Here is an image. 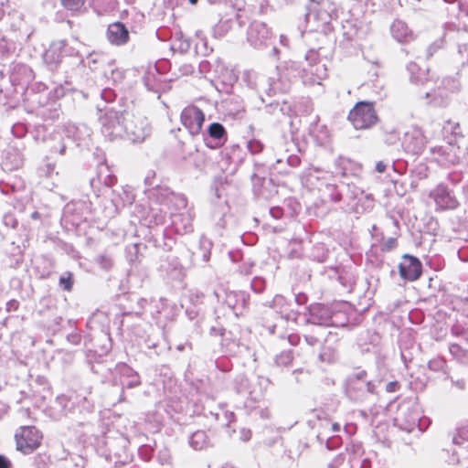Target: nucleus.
Here are the masks:
<instances>
[{"label": "nucleus", "instance_id": "f257e3e1", "mask_svg": "<svg viewBox=\"0 0 468 468\" xmlns=\"http://www.w3.org/2000/svg\"><path fill=\"white\" fill-rule=\"evenodd\" d=\"M122 119V122L115 112H108L103 120L102 133L110 140L125 135L133 143L143 142L149 133L146 119L129 113L123 115Z\"/></svg>", "mask_w": 468, "mask_h": 468}, {"label": "nucleus", "instance_id": "f03ea898", "mask_svg": "<svg viewBox=\"0 0 468 468\" xmlns=\"http://www.w3.org/2000/svg\"><path fill=\"white\" fill-rule=\"evenodd\" d=\"M336 8L330 0L312 1L307 7L305 20L311 31L326 32L330 23L336 17Z\"/></svg>", "mask_w": 468, "mask_h": 468}, {"label": "nucleus", "instance_id": "7ed1b4c3", "mask_svg": "<svg viewBox=\"0 0 468 468\" xmlns=\"http://www.w3.org/2000/svg\"><path fill=\"white\" fill-rule=\"evenodd\" d=\"M420 415L421 411L417 399H406L399 404L394 422L400 430L408 432L413 431L415 428L423 431L426 428L427 420L421 418Z\"/></svg>", "mask_w": 468, "mask_h": 468}, {"label": "nucleus", "instance_id": "20e7f679", "mask_svg": "<svg viewBox=\"0 0 468 468\" xmlns=\"http://www.w3.org/2000/svg\"><path fill=\"white\" fill-rule=\"evenodd\" d=\"M381 380H368L367 373L359 370L350 374L346 380V394L355 402H365L377 394V387Z\"/></svg>", "mask_w": 468, "mask_h": 468}, {"label": "nucleus", "instance_id": "39448f33", "mask_svg": "<svg viewBox=\"0 0 468 468\" xmlns=\"http://www.w3.org/2000/svg\"><path fill=\"white\" fill-rule=\"evenodd\" d=\"M378 119L374 104L366 101L357 102L348 114L349 122L356 130L371 128Z\"/></svg>", "mask_w": 468, "mask_h": 468}, {"label": "nucleus", "instance_id": "423d86ee", "mask_svg": "<svg viewBox=\"0 0 468 468\" xmlns=\"http://www.w3.org/2000/svg\"><path fill=\"white\" fill-rule=\"evenodd\" d=\"M305 59L308 61V67L303 69V82L305 85L320 84L326 75V69L324 64L318 61L317 51L310 49L305 55Z\"/></svg>", "mask_w": 468, "mask_h": 468}, {"label": "nucleus", "instance_id": "0eeeda50", "mask_svg": "<svg viewBox=\"0 0 468 468\" xmlns=\"http://www.w3.org/2000/svg\"><path fill=\"white\" fill-rule=\"evenodd\" d=\"M42 435L38 430L32 426L22 427L16 434V448L25 454L37 450L41 442Z\"/></svg>", "mask_w": 468, "mask_h": 468}, {"label": "nucleus", "instance_id": "6e6552de", "mask_svg": "<svg viewBox=\"0 0 468 468\" xmlns=\"http://www.w3.org/2000/svg\"><path fill=\"white\" fill-rule=\"evenodd\" d=\"M270 308L279 313L281 314V317L277 324L269 327V331L271 334H275L276 331H278L279 337L282 341H285V336L282 332V329L284 328L285 321H288L290 319H295V314L292 312H289V304L282 295H276L272 299L270 304Z\"/></svg>", "mask_w": 468, "mask_h": 468}, {"label": "nucleus", "instance_id": "1a4fd4ad", "mask_svg": "<svg viewBox=\"0 0 468 468\" xmlns=\"http://www.w3.org/2000/svg\"><path fill=\"white\" fill-rule=\"evenodd\" d=\"M429 197L434 201L437 210L455 209L459 206L452 192L443 184L431 190Z\"/></svg>", "mask_w": 468, "mask_h": 468}, {"label": "nucleus", "instance_id": "9d476101", "mask_svg": "<svg viewBox=\"0 0 468 468\" xmlns=\"http://www.w3.org/2000/svg\"><path fill=\"white\" fill-rule=\"evenodd\" d=\"M427 143L422 130L419 127H412L404 135L403 146L406 152L419 155L425 149Z\"/></svg>", "mask_w": 468, "mask_h": 468}, {"label": "nucleus", "instance_id": "9b49d317", "mask_svg": "<svg viewBox=\"0 0 468 468\" xmlns=\"http://www.w3.org/2000/svg\"><path fill=\"white\" fill-rule=\"evenodd\" d=\"M204 121V113L196 106L186 107L181 112V122L192 135L199 133Z\"/></svg>", "mask_w": 468, "mask_h": 468}, {"label": "nucleus", "instance_id": "f8f14e48", "mask_svg": "<svg viewBox=\"0 0 468 468\" xmlns=\"http://www.w3.org/2000/svg\"><path fill=\"white\" fill-rule=\"evenodd\" d=\"M400 276L407 281H415L420 278L422 265L420 260L410 255H404L399 265Z\"/></svg>", "mask_w": 468, "mask_h": 468}, {"label": "nucleus", "instance_id": "ddd939ff", "mask_svg": "<svg viewBox=\"0 0 468 468\" xmlns=\"http://www.w3.org/2000/svg\"><path fill=\"white\" fill-rule=\"evenodd\" d=\"M331 310L324 305L317 304L310 310V322L314 324L324 326L337 325Z\"/></svg>", "mask_w": 468, "mask_h": 468}, {"label": "nucleus", "instance_id": "4468645a", "mask_svg": "<svg viewBox=\"0 0 468 468\" xmlns=\"http://www.w3.org/2000/svg\"><path fill=\"white\" fill-rule=\"evenodd\" d=\"M107 38L112 44L121 46L128 41L129 32L122 23H112L108 27Z\"/></svg>", "mask_w": 468, "mask_h": 468}, {"label": "nucleus", "instance_id": "2eb2a0df", "mask_svg": "<svg viewBox=\"0 0 468 468\" xmlns=\"http://www.w3.org/2000/svg\"><path fill=\"white\" fill-rule=\"evenodd\" d=\"M390 31L392 37L398 42H409L413 39V34L411 30L402 20H395L390 27Z\"/></svg>", "mask_w": 468, "mask_h": 468}, {"label": "nucleus", "instance_id": "dca6fc26", "mask_svg": "<svg viewBox=\"0 0 468 468\" xmlns=\"http://www.w3.org/2000/svg\"><path fill=\"white\" fill-rule=\"evenodd\" d=\"M278 78L270 77L269 78V95H275L277 93H283L287 91L290 88V84L287 79L281 75V73H277Z\"/></svg>", "mask_w": 468, "mask_h": 468}, {"label": "nucleus", "instance_id": "f3484780", "mask_svg": "<svg viewBox=\"0 0 468 468\" xmlns=\"http://www.w3.org/2000/svg\"><path fill=\"white\" fill-rule=\"evenodd\" d=\"M310 135L319 145H324L329 142L330 133L327 127L324 124L315 123L312 125Z\"/></svg>", "mask_w": 468, "mask_h": 468}, {"label": "nucleus", "instance_id": "a211bd4d", "mask_svg": "<svg viewBox=\"0 0 468 468\" xmlns=\"http://www.w3.org/2000/svg\"><path fill=\"white\" fill-rule=\"evenodd\" d=\"M321 197L324 201H332L335 203L339 202L342 199V194L337 189L335 184H325L319 188Z\"/></svg>", "mask_w": 468, "mask_h": 468}, {"label": "nucleus", "instance_id": "6ab92c4d", "mask_svg": "<svg viewBox=\"0 0 468 468\" xmlns=\"http://www.w3.org/2000/svg\"><path fill=\"white\" fill-rule=\"evenodd\" d=\"M173 222L176 226V229L177 232L186 234L192 230L191 217L189 214H187L186 216H176Z\"/></svg>", "mask_w": 468, "mask_h": 468}, {"label": "nucleus", "instance_id": "aec40b11", "mask_svg": "<svg viewBox=\"0 0 468 468\" xmlns=\"http://www.w3.org/2000/svg\"><path fill=\"white\" fill-rule=\"evenodd\" d=\"M448 143L450 146L447 148L443 146H434L431 148L430 152L433 155L434 160H436L437 162L451 161L450 153L448 152V150H452V140L448 139Z\"/></svg>", "mask_w": 468, "mask_h": 468}, {"label": "nucleus", "instance_id": "412c9836", "mask_svg": "<svg viewBox=\"0 0 468 468\" xmlns=\"http://www.w3.org/2000/svg\"><path fill=\"white\" fill-rule=\"evenodd\" d=\"M62 43H53L50 48L46 51L44 59L47 63H57L60 59V52L62 49Z\"/></svg>", "mask_w": 468, "mask_h": 468}, {"label": "nucleus", "instance_id": "4be33fe9", "mask_svg": "<svg viewBox=\"0 0 468 468\" xmlns=\"http://www.w3.org/2000/svg\"><path fill=\"white\" fill-rule=\"evenodd\" d=\"M449 351L459 363L468 365V350L463 348L458 344H450Z\"/></svg>", "mask_w": 468, "mask_h": 468}, {"label": "nucleus", "instance_id": "5701e85b", "mask_svg": "<svg viewBox=\"0 0 468 468\" xmlns=\"http://www.w3.org/2000/svg\"><path fill=\"white\" fill-rule=\"evenodd\" d=\"M189 442L195 450H202L208 444L207 436L205 431H197L191 435Z\"/></svg>", "mask_w": 468, "mask_h": 468}, {"label": "nucleus", "instance_id": "b1692460", "mask_svg": "<svg viewBox=\"0 0 468 468\" xmlns=\"http://www.w3.org/2000/svg\"><path fill=\"white\" fill-rule=\"evenodd\" d=\"M428 367L434 372H443L445 377L449 374L446 370V361L441 357H436L429 361Z\"/></svg>", "mask_w": 468, "mask_h": 468}, {"label": "nucleus", "instance_id": "393cba45", "mask_svg": "<svg viewBox=\"0 0 468 468\" xmlns=\"http://www.w3.org/2000/svg\"><path fill=\"white\" fill-rule=\"evenodd\" d=\"M442 132L444 133H450L451 135H452L454 137L462 136V130H461L460 123L458 122H453L452 120H448L444 123V125L442 127Z\"/></svg>", "mask_w": 468, "mask_h": 468}, {"label": "nucleus", "instance_id": "a878e982", "mask_svg": "<svg viewBox=\"0 0 468 468\" xmlns=\"http://www.w3.org/2000/svg\"><path fill=\"white\" fill-rule=\"evenodd\" d=\"M336 354L334 348L330 346H323L319 353V359L322 362L332 363L335 360Z\"/></svg>", "mask_w": 468, "mask_h": 468}, {"label": "nucleus", "instance_id": "bb28decb", "mask_svg": "<svg viewBox=\"0 0 468 468\" xmlns=\"http://www.w3.org/2000/svg\"><path fill=\"white\" fill-rule=\"evenodd\" d=\"M293 359L292 351H282L275 356V364L279 367L289 366Z\"/></svg>", "mask_w": 468, "mask_h": 468}, {"label": "nucleus", "instance_id": "cd10ccee", "mask_svg": "<svg viewBox=\"0 0 468 468\" xmlns=\"http://www.w3.org/2000/svg\"><path fill=\"white\" fill-rule=\"evenodd\" d=\"M208 134L214 139H221L225 136V128L218 122H213L208 127Z\"/></svg>", "mask_w": 468, "mask_h": 468}, {"label": "nucleus", "instance_id": "c85d7f7f", "mask_svg": "<svg viewBox=\"0 0 468 468\" xmlns=\"http://www.w3.org/2000/svg\"><path fill=\"white\" fill-rule=\"evenodd\" d=\"M444 379L450 381L452 388H455L457 391H463L466 388V381L463 378H456L447 374Z\"/></svg>", "mask_w": 468, "mask_h": 468}, {"label": "nucleus", "instance_id": "c756f323", "mask_svg": "<svg viewBox=\"0 0 468 468\" xmlns=\"http://www.w3.org/2000/svg\"><path fill=\"white\" fill-rule=\"evenodd\" d=\"M468 441V428L463 427L457 430L456 433L452 436V443L454 445H462Z\"/></svg>", "mask_w": 468, "mask_h": 468}, {"label": "nucleus", "instance_id": "7c9ffc66", "mask_svg": "<svg viewBox=\"0 0 468 468\" xmlns=\"http://www.w3.org/2000/svg\"><path fill=\"white\" fill-rule=\"evenodd\" d=\"M85 3V0H61V5L69 11L80 10Z\"/></svg>", "mask_w": 468, "mask_h": 468}, {"label": "nucleus", "instance_id": "2f4dec72", "mask_svg": "<svg viewBox=\"0 0 468 468\" xmlns=\"http://www.w3.org/2000/svg\"><path fill=\"white\" fill-rule=\"evenodd\" d=\"M408 70L410 73V81L416 84H422L423 83V78L420 75H416L417 71L419 70V67L416 63H410L408 65Z\"/></svg>", "mask_w": 468, "mask_h": 468}, {"label": "nucleus", "instance_id": "473e14b6", "mask_svg": "<svg viewBox=\"0 0 468 468\" xmlns=\"http://www.w3.org/2000/svg\"><path fill=\"white\" fill-rule=\"evenodd\" d=\"M341 444V438L338 436H332L326 440L325 446L328 450L333 451L337 449Z\"/></svg>", "mask_w": 468, "mask_h": 468}, {"label": "nucleus", "instance_id": "72a5a7b5", "mask_svg": "<svg viewBox=\"0 0 468 468\" xmlns=\"http://www.w3.org/2000/svg\"><path fill=\"white\" fill-rule=\"evenodd\" d=\"M397 239L395 238L387 239L381 245L383 251H390L397 247Z\"/></svg>", "mask_w": 468, "mask_h": 468}, {"label": "nucleus", "instance_id": "f704fd0d", "mask_svg": "<svg viewBox=\"0 0 468 468\" xmlns=\"http://www.w3.org/2000/svg\"><path fill=\"white\" fill-rule=\"evenodd\" d=\"M384 141L387 144L392 145L399 141V133L396 131H391L386 134Z\"/></svg>", "mask_w": 468, "mask_h": 468}, {"label": "nucleus", "instance_id": "c9c22d12", "mask_svg": "<svg viewBox=\"0 0 468 468\" xmlns=\"http://www.w3.org/2000/svg\"><path fill=\"white\" fill-rule=\"evenodd\" d=\"M455 454H457L461 460V462L463 465L468 467V448L467 449H461L460 452H454Z\"/></svg>", "mask_w": 468, "mask_h": 468}, {"label": "nucleus", "instance_id": "e433bc0d", "mask_svg": "<svg viewBox=\"0 0 468 468\" xmlns=\"http://www.w3.org/2000/svg\"><path fill=\"white\" fill-rule=\"evenodd\" d=\"M283 210L280 207H272L270 208V216L273 219H279L282 217Z\"/></svg>", "mask_w": 468, "mask_h": 468}, {"label": "nucleus", "instance_id": "4c0bfd02", "mask_svg": "<svg viewBox=\"0 0 468 468\" xmlns=\"http://www.w3.org/2000/svg\"><path fill=\"white\" fill-rule=\"evenodd\" d=\"M254 30L252 28L250 29L248 34V40L250 42V44L256 48L261 47L262 44V41L260 38H254L253 37Z\"/></svg>", "mask_w": 468, "mask_h": 468}, {"label": "nucleus", "instance_id": "58836bf2", "mask_svg": "<svg viewBox=\"0 0 468 468\" xmlns=\"http://www.w3.org/2000/svg\"><path fill=\"white\" fill-rule=\"evenodd\" d=\"M399 387L400 384L398 381H390L386 385L385 389L387 392L391 393L399 390Z\"/></svg>", "mask_w": 468, "mask_h": 468}, {"label": "nucleus", "instance_id": "ea45409f", "mask_svg": "<svg viewBox=\"0 0 468 468\" xmlns=\"http://www.w3.org/2000/svg\"><path fill=\"white\" fill-rule=\"evenodd\" d=\"M440 48V46L437 43H433L430 45L426 49V58H430L432 55Z\"/></svg>", "mask_w": 468, "mask_h": 468}, {"label": "nucleus", "instance_id": "a19ab883", "mask_svg": "<svg viewBox=\"0 0 468 468\" xmlns=\"http://www.w3.org/2000/svg\"><path fill=\"white\" fill-rule=\"evenodd\" d=\"M294 301L297 304L303 305L307 302V295L305 293L300 292L294 296Z\"/></svg>", "mask_w": 468, "mask_h": 468}, {"label": "nucleus", "instance_id": "79ce46f5", "mask_svg": "<svg viewBox=\"0 0 468 468\" xmlns=\"http://www.w3.org/2000/svg\"><path fill=\"white\" fill-rule=\"evenodd\" d=\"M304 340L311 346H314L320 343V340L316 336H314V335H305Z\"/></svg>", "mask_w": 468, "mask_h": 468}, {"label": "nucleus", "instance_id": "37998d69", "mask_svg": "<svg viewBox=\"0 0 468 468\" xmlns=\"http://www.w3.org/2000/svg\"><path fill=\"white\" fill-rule=\"evenodd\" d=\"M458 51L462 56L466 55V61L465 63L468 64V43L467 44H462L458 47Z\"/></svg>", "mask_w": 468, "mask_h": 468}, {"label": "nucleus", "instance_id": "c03bdc74", "mask_svg": "<svg viewBox=\"0 0 468 468\" xmlns=\"http://www.w3.org/2000/svg\"><path fill=\"white\" fill-rule=\"evenodd\" d=\"M287 340L292 346H295L299 343L300 337L297 335L291 334L288 335Z\"/></svg>", "mask_w": 468, "mask_h": 468}, {"label": "nucleus", "instance_id": "a18cd8bd", "mask_svg": "<svg viewBox=\"0 0 468 468\" xmlns=\"http://www.w3.org/2000/svg\"><path fill=\"white\" fill-rule=\"evenodd\" d=\"M240 436H241L240 438L242 441H247L250 439L251 432L250 430L242 429L240 431Z\"/></svg>", "mask_w": 468, "mask_h": 468}, {"label": "nucleus", "instance_id": "49530a36", "mask_svg": "<svg viewBox=\"0 0 468 468\" xmlns=\"http://www.w3.org/2000/svg\"><path fill=\"white\" fill-rule=\"evenodd\" d=\"M11 465L9 460L5 456L0 455V468H9Z\"/></svg>", "mask_w": 468, "mask_h": 468}, {"label": "nucleus", "instance_id": "de8ad7c7", "mask_svg": "<svg viewBox=\"0 0 468 468\" xmlns=\"http://www.w3.org/2000/svg\"><path fill=\"white\" fill-rule=\"evenodd\" d=\"M387 165L383 161H378L376 164V171L378 173H384L386 171Z\"/></svg>", "mask_w": 468, "mask_h": 468}, {"label": "nucleus", "instance_id": "09e8293b", "mask_svg": "<svg viewBox=\"0 0 468 468\" xmlns=\"http://www.w3.org/2000/svg\"><path fill=\"white\" fill-rule=\"evenodd\" d=\"M112 78L113 79L114 81H118L122 79V72L120 71L119 69H116V70H112Z\"/></svg>", "mask_w": 468, "mask_h": 468}, {"label": "nucleus", "instance_id": "8fccbe9b", "mask_svg": "<svg viewBox=\"0 0 468 468\" xmlns=\"http://www.w3.org/2000/svg\"><path fill=\"white\" fill-rule=\"evenodd\" d=\"M303 374V370L302 369H296L294 371H292V375L294 376V381L296 383H301L302 382V379L300 378V375Z\"/></svg>", "mask_w": 468, "mask_h": 468}, {"label": "nucleus", "instance_id": "3c124183", "mask_svg": "<svg viewBox=\"0 0 468 468\" xmlns=\"http://www.w3.org/2000/svg\"><path fill=\"white\" fill-rule=\"evenodd\" d=\"M271 229L273 232H278L282 230V226H271L270 223L265 224V229Z\"/></svg>", "mask_w": 468, "mask_h": 468}, {"label": "nucleus", "instance_id": "603ef678", "mask_svg": "<svg viewBox=\"0 0 468 468\" xmlns=\"http://www.w3.org/2000/svg\"><path fill=\"white\" fill-rule=\"evenodd\" d=\"M280 43L282 46L287 48L289 46V39L286 36L281 35L280 36Z\"/></svg>", "mask_w": 468, "mask_h": 468}, {"label": "nucleus", "instance_id": "864d4df0", "mask_svg": "<svg viewBox=\"0 0 468 468\" xmlns=\"http://www.w3.org/2000/svg\"><path fill=\"white\" fill-rule=\"evenodd\" d=\"M60 283L65 284V289H66V290H69V289H70V287H71V283H70L69 280V279H66V278H64V277H61V278H60Z\"/></svg>", "mask_w": 468, "mask_h": 468}, {"label": "nucleus", "instance_id": "5fc2aeb1", "mask_svg": "<svg viewBox=\"0 0 468 468\" xmlns=\"http://www.w3.org/2000/svg\"><path fill=\"white\" fill-rule=\"evenodd\" d=\"M360 468H371V462L366 458L361 462Z\"/></svg>", "mask_w": 468, "mask_h": 468}, {"label": "nucleus", "instance_id": "6e6d98bb", "mask_svg": "<svg viewBox=\"0 0 468 468\" xmlns=\"http://www.w3.org/2000/svg\"><path fill=\"white\" fill-rule=\"evenodd\" d=\"M332 431H340V425L338 423L332 424Z\"/></svg>", "mask_w": 468, "mask_h": 468}, {"label": "nucleus", "instance_id": "4d7b16f0", "mask_svg": "<svg viewBox=\"0 0 468 468\" xmlns=\"http://www.w3.org/2000/svg\"><path fill=\"white\" fill-rule=\"evenodd\" d=\"M173 198H176V199H178V200H179V202H180L183 206H185V205H186V201H185V199H184L183 197H175V196H173Z\"/></svg>", "mask_w": 468, "mask_h": 468}, {"label": "nucleus", "instance_id": "13d9d810", "mask_svg": "<svg viewBox=\"0 0 468 468\" xmlns=\"http://www.w3.org/2000/svg\"><path fill=\"white\" fill-rule=\"evenodd\" d=\"M279 52H280L279 48L276 46H273L272 47V54H273V56H277Z\"/></svg>", "mask_w": 468, "mask_h": 468}, {"label": "nucleus", "instance_id": "bf43d9fd", "mask_svg": "<svg viewBox=\"0 0 468 468\" xmlns=\"http://www.w3.org/2000/svg\"><path fill=\"white\" fill-rule=\"evenodd\" d=\"M4 16V10L2 8V5L0 4V20L3 18Z\"/></svg>", "mask_w": 468, "mask_h": 468}, {"label": "nucleus", "instance_id": "052dcab7", "mask_svg": "<svg viewBox=\"0 0 468 468\" xmlns=\"http://www.w3.org/2000/svg\"><path fill=\"white\" fill-rule=\"evenodd\" d=\"M338 461H343V457H342V455H338V456L335 458V462H338Z\"/></svg>", "mask_w": 468, "mask_h": 468}, {"label": "nucleus", "instance_id": "680f3d73", "mask_svg": "<svg viewBox=\"0 0 468 468\" xmlns=\"http://www.w3.org/2000/svg\"><path fill=\"white\" fill-rule=\"evenodd\" d=\"M431 96V94L430 92H426V93H425V97H426V98H430Z\"/></svg>", "mask_w": 468, "mask_h": 468}, {"label": "nucleus", "instance_id": "e2e57ef3", "mask_svg": "<svg viewBox=\"0 0 468 468\" xmlns=\"http://www.w3.org/2000/svg\"><path fill=\"white\" fill-rule=\"evenodd\" d=\"M189 2H190L191 4H193V5H195V4L197 2V0H189Z\"/></svg>", "mask_w": 468, "mask_h": 468}, {"label": "nucleus", "instance_id": "0e129e2a", "mask_svg": "<svg viewBox=\"0 0 468 468\" xmlns=\"http://www.w3.org/2000/svg\"><path fill=\"white\" fill-rule=\"evenodd\" d=\"M222 468H234L233 466H230V465H227V466H224Z\"/></svg>", "mask_w": 468, "mask_h": 468}, {"label": "nucleus", "instance_id": "69168bd1", "mask_svg": "<svg viewBox=\"0 0 468 468\" xmlns=\"http://www.w3.org/2000/svg\"><path fill=\"white\" fill-rule=\"evenodd\" d=\"M329 468H334L333 463L329 464Z\"/></svg>", "mask_w": 468, "mask_h": 468}]
</instances>
